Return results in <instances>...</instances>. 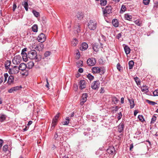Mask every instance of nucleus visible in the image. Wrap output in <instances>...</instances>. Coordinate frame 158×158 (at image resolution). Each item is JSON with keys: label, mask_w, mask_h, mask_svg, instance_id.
I'll use <instances>...</instances> for the list:
<instances>
[{"label": "nucleus", "mask_w": 158, "mask_h": 158, "mask_svg": "<svg viewBox=\"0 0 158 158\" xmlns=\"http://www.w3.org/2000/svg\"><path fill=\"white\" fill-rule=\"evenodd\" d=\"M118 101V100L116 97H114L112 98V101L114 104H116Z\"/></svg>", "instance_id": "obj_36"}, {"label": "nucleus", "mask_w": 158, "mask_h": 158, "mask_svg": "<svg viewBox=\"0 0 158 158\" xmlns=\"http://www.w3.org/2000/svg\"><path fill=\"white\" fill-rule=\"evenodd\" d=\"M122 36V34L121 33H118L117 35L116 36V38L118 39H119Z\"/></svg>", "instance_id": "obj_59"}, {"label": "nucleus", "mask_w": 158, "mask_h": 158, "mask_svg": "<svg viewBox=\"0 0 158 158\" xmlns=\"http://www.w3.org/2000/svg\"><path fill=\"white\" fill-rule=\"evenodd\" d=\"M59 137V134L58 133L56 132L54 135V138L55 139L57 140V138Z\"/></svg>", "instance_id": "obj_56"}, {"label": "nucleus", "mask_w": 158, "mask_h": 158, "mask_svg": "<svg viewBox=\"0 0 158 158\" xmlns=\"http://www.w3.org/2000/svg\"><path fill=\"white\" fill-rule=\"evenodd\" d=\"M76 17L78 19H81L83 18V14L81 12H78L77 13Z\"/></svg>", "instance_id": "obj_17"}, {"label": "nucleus", "mask_w": 158, "mask_h": 158, "mask_svg": "<svg viewBox=\"0 0 158 158\" xmlns=\"http://www.w3.org/2000/svg\"><path fill=\"white\" fill-rule=\"evenodd\" d=\"M32 31L34 32H37L38 31V26L36 24L34 25L31 27Z\"/></svg>", "instance_id": "obj_29"}, {"label": "nucleus", "mask_w": 158, "mask_h": 158, "mask_svg": "<svg viewBox=\"0 0 158 158\" xmlns=\"http://www.w3.org/2000/svg\"><path fill=\"white\" fill-rule=\"evenodd\" d=\"M76 28L77 29V33L80 32L81 31L80 26V25H78L76 26Z\"/></svg>", "instance_id": "obj_55"}, {"label": "nucleus", "mask_w": 158, "mask_h": 158, "mask_svg": "<svg viewBox=\"0 0 158 158\" xmlns=\"http://www.w3.org/2000/svg\"><path fill=\"white\" fill-rule=\"evenodd\" d=\"M128 101L130 104V108L132 109L133 108L135 105V104L134 103V100L133 98H131V99H130L129 98H128Z\"/></svg>", "instance_id": "obj_20"}, {"label": "nucleus", "mask_w": 158, "mask_h": 158, "mask_svg": "<svg viewBox=\"0 0 158 158\" xmlns=\"http://www.w3.org/2000/svg\"><path fill=\"white\" fill-rule=\"evenodd\" d=\"M103 10V14L104 15L109 14L111 13L112 12V8L109 5L107 6L105 8H102Z\"/></svg>", "instance_id": "obj_3"}, {"label": "nucleus", "mask_w": 158, "mask_h": 158, "mask_svg": "<svg viewBox=\"0 0 158 158\" xmlns=\"http://www.w3.org/2000/svg\"><path fill=\"white\" fill-rule=\"evenodd\" d=\"M14 77L12 75L10 76L8 78L7 81V83L8 85H11L13 84L14 81Z\"/></svg>", "instance_id": "obj_13"}, {"label": "nucleus", "mask_w": 158, "mask_h": 158, "mask_svg": "<svg viewBox=\"0 0 158 158\" xmlns=\"http://www.w3.org/2000/svg\"><path fill=\"white\" fill-rule=\"evenodd\" d=\"M100 84L99 81H94L92 83L91 87L94 89H97L99 87Z\"/></svg>", "instance_id": "obj_7"}, {"label": "nucleus", "mask_w": 158, "mask_h": 158, "mask_svg": "<svg viewBox=\"0 0 158 158\" xmlns=\"http://www.w3.org/2000/svg\"><path fill=\"white\" fill-rule=\"evenodd\" d=\"M57 120L55 119L54 118H53L52 121V123L51 124V125L52 126L51 128L52 129H53L54 128L55 126L56 125Z\"/></svg>", "instance_id": "obj_26"}, {"label": "nucleus", "mask_w": 158, "mask_h": 158, "mask_svg": "<svg viewBox=\"0 0 158 158\" xmlns=\"http://www.w3.org/2000/svg\"><path fill=\"white\" fill-rule=\"evenodd\" d=\"M33 48H34L36 50L39 51H41L43 47V45L42 44L39 45H34L32 46Z\"/></svg>", "instance_id": "obj_12"}, {"label": "nucleus", "mask_w": 158, "mask_h": 158, "mask_svg": "<svg viewBox=\"0 0 158 158\" xmlns=\"http://www.w3.org/2000/svg\"><path fill=\"white\" fill-rule=\"evenodd\" d=\"M22 60L21 57L19 55H17L15 56L12 60L13 63L16 65L19 64Z\"/></svg>", "instance_id": "obj_4"}, {"label": "nucleus", "mask_w": 158, "mask_h": 158, "mask_svg": "<svg viewBox=\"0 0 158 158\" xmlns=\"http://www.w3.org/2000/svg\"><path fill=\"white\" fill-rule=\"evenodd\" d=\"M22 87L21 86H15V87H13V89H14V91H16V90L19 89H20Z\"/></svg>", "instance_id": "obj_49"}, {"label": "nucleus", "mask_w": 158, "mask_h": 158, "mask_svg": "<svg viewBox=\"0 0 158 158\" xmlns=\"http://www.w3.org/2000/svg\"><path fill=\"white\" fill-rule=\"evenodd\" d=\"M117 69L120 71L121 70V68H122L120 64L118 63L117 65Z\"/></svg>", "instance_id": "obj_57"}, {"label": "nucleus", "mask_w": 158, "mask_h": 158, "mask_svg": "<svg viewBox=\"0 0 158 158\" xmlns=\"http://www.w3.org/2000/svg\"><path fill=\"white\" fill-rule=\"evenodd\" d=\"M92 70V72L94 73H98L101 72V69L98 67H93Z\"/></svg>", "instance_id": "obj_15"}, {"label": "nucleus", "mask_w": 158, "mask_h": 158, "mask_svg": "<svg viewBox=\"0 0 158 158\" xmlns=\"http://www.w3.org/2000/svg\"><path fill=\"white\" fill-rule=\"evenodd\" d=\"M59 113H58V114H57L55 116L54 118L56 119L57 120L58 118L59 117Z\"/></svg>", "instance_id": "obj_63"}, {"label": "nucleus", "mask_w": 158, "mask_h": 158, "mask_svg": "<svg viewBox=\"0 0 158 158\" xmlns=\"http://www.w3.org/2000/svg\"><path fill=\"white\" fill-rule=\"evenodd\" d=\"M14 91V89H13V87H12L11 88L9 89L8 90V92H9L10 93H12Z\"/></svg>", "instance_id": "obj_64"}, {"label": "nucleus", "mask_w": 158, "mask_h": 158, "mask_svg": "<svg viewBox=\"0 0 158 158\" xmlns=\"http://www.w3.org/2000/svg\"><path fill=\"white\" fill-rule=\"evenodd\" d=\"M46 82H47V84L46 85V86L47 88H48L49 87V84L48 83V79L47 78H46Z\"/></svg>", "instance_id": "obj_61"}, {"label": "nucleus", "mask_w": 158, "mask_h": 158, "mask_svg": "<svg viewBox=\"0 0 158 158\" xmlns=\"http://www.w3.org/2000/svg\"><path fill=\"white\" fill-rule=\"evenodd\" d=\"M154 96H158V90L156 89L153 93Z\"/></svg>", "instance_id": "obj_53"}, {"label": "nucleus", "mask_w": 158, "mask_h": 158, "mask_svg": "<svg viewBox=\"0 0 158 158\" xmlns=\"http://www.w3.org/2000/svg\"><path fill=\"white\" fill-rule=\"evenodd\" d=\"M69 122V117H66L65 120L62 122L63 124L64 125H67Z\"/></svg>", "instance_id": "obj_25"}, {"label": "nucleus", "mask_w": 158, "mask_h": 158, "mask_svg": "<svg viewBox=\"0 0 158 158\" xmlns=\"http://www.w3.org/2000/svg\"><path fill=\"white\" fill-rule=\"evenodd\" d=\"M6 118V116L5 114H1L0 116V122H2L5 120Z\"/></svg>", "instance_id": "obj_34"}, {"label": "nucleus", "mask_w": 158, "mask_h": 158, "mask_svg": "<svg viewBox=\"0 0 158 158\" xmlns=\"http://www.w3.org/2000/svg\"><path fill=\"white\" fill-rule=\"evenodd\" d=\"M51 54V52L49 51H47L44 54V56L45 57H47L49 56Z\"/></svg>", "instance_id": "obj_50"}, {"label": "nucleus", "mask_w": 158, "mask_h": 158, "mask_svg": "<svg viewBox=\"0 0 158 158\" xmlns=\"http://www.w3.org/2000/svg\"><path fill=\"white\" fill-rule=\"evenodd\" d=\"M87 78L90 80H92L94 79V76H92L90 74H88L87 75Z\"/></svg>", "instance_id": "obj_47"}, {"label": "nucleus", "mask_w": 158, "mask_h": 158, "mask_svg": "<svg viewBox=\"0 0 158 158\" xmlns=\"http://www.w3.org/2000/svg\"><path fill=\"white\" fill-rule=\"evenodd\" d=\"M28 66L27 67V68L29 69H31L34 65L33 62H30L28 64Z\"/></svg>", "instance_id": "obj_37"}, {"label": "nucleus", "mask_w": 158, "mask_h": 158, "mask_svg": "<svg viewBox=\"0 0 158 158\" xmlns=\"http://www.w3.org/2000/svg\"><path fill=\"white\" fill-rule=\"evenodd\" d=\"M37 39L39 42H40L41 43L44 42L46 40L45 35L43 33H41L39 35Z\"/></svg>", "instance_id": "obj_8"}, {"label": "nucleus", "mask_w": 158, "mask_h": 158, "mask_svg": "<svg viewBox=\"0 0 158 158\" xmlns=\"http://www.w3.org/2000/svg\"><path fill=\"white\" fill-rule=\"evenodd\" d=\"M28 56L31 59H36L37 60L39 61V59L38 60L37 57V53L35 50H32L29 51L28 54Z\"/></svg>", "instance_id": "obj_2"}, {"label": "nucleus", "mask_w": 158, "mask_h": 158, "mask_svg": "<svg viewBox=\"0 0 158 158\" xmlns=\"http://www.w3.org/2000/svg\"><path fill=\"white\" fill-rule=\"evenodd\" d=\"M8 145H4L2 148L3 151H4L6 152V151H8Z\"/></svg>", "instance_id": "obj_48"}, {"label": "nucleus", "mask_w": 158, "mask_h": 158, "mask_svg": "<svg viewBox=\"0 0 158 158\" xmlns=\"http://www.w3.org/2000/svg\"><path fill=\"white\" fill-rule=\"evenodd\" d=\"M134 62L133 60H130L128 63L129 68L130 69L133 68V65H134Z\"/></svg>", "instance_id": "obj_28"}, {"label": "nucleus", "mask_w": 158, "mask_h": 158, "mask_svg": "<svg viewBox=\"0 0 158 158\" xmlns=\"http://www.w3.org/2000/svg\"><path fill=\"white\" fill-rule=\"evenodd\" d=\"M156 119V116L155 115H154L151 119V123H154V122H155Z\"/></svg>", "instance_id": "obj_44"}, {"label": "nucleus", "mask_w": 158, "mask_h": 158, "mask_svg": "<svg viewBox=\"0 0 158 158\" xmlns=\"http://www.w3.org/2000/svg\"><path fill=\"white\" fill-rule=\"evenodd\" d=\"M83 63L82 61L79 60L77 62V66L78 68L82 66Z\"/></svg>", "instance_id": "obj_38"}, {"label": "nucleus", "mask_w": 158, "mask_h": 158, "mask_svg": "<svg viewBox=\"0 0 158 158\" xmlns=\"http://www.w3.org/2000/svg\"><path fill=\"white\" fill-rule=\"evenodd\" d=\"M96 60L95 58L92 57L89 58L87 61V64L89 66H94L96 63Z\"/></svg>", "instance_id": "obj_6"}, {"label": "nucleus", "mask_w": 158, "mask_h": 158, "mask_svg": "<svg viewBox=\"0 0 158 158\" xmlns=\"http://www.w3.org/2000/svg\"><path fill=\"white\" fill-rule=\"evenodd\" d=\"M88 26L89 28L92 30H94L96 28L97 26V23L94 19L90 20L88 24Z\"/></svg>", "instance_id": "obj_1"}, {"label": "nucleus", "mask_w": 158, "mask_h": 158, "mask_svg": "<svg viewBox=\"0 0 158 158\" xmlns=\"http://www.w3.org/2000/svg\"><path fill=\"white\" fill-rule=\"evenodd\" d=\"M32 13H33L34 15L36 17H38L40 16V13L39 12L36 11L35 10H33Z\"/></svg>", "instance_id": "obj_39"}, {"label": "nucleus", "mask_w": 158, "mask_h": 158, "mask_svg": "<svg viewBox=\"0 0 158 158\" xmlns=\"http://www.w3.org/2000/svg\"><path fill=\"white\" fill-rule=\"evenodd\" d=\"M115 108V110H112V112L113 113L116 112L117 111H118V106H116Z\"/></svg>", "instance_id": "obj_58"}, {"label": "nucleus", "mask_w": 158, "mask_h": 158, "mask_svg": "<svg viewBox=\"0 0 158 158\" xmlns=\"http://www.w3.org/2000/svg\"><path fill=\"white\" fill-rule=\"evenodd\" d=\"M100 39H102V41L103 42H105L106 41V37L104 36L102 34H101V37H100Z\"/></svg>", "instance_id": "obj_45"}, {"label": "nucleus", "mask_w": 158, "mask_h": 158, "mask_svg": "<svg viewBox=\"0 0 158 158\" xmlns=\"http://www.w3.org/2000/svg\"><path fill=\"white\" fill-rule=\"evenodd\" d=\"M19 70L18 67L15 66L12 69H9V73L10 74H15L18 73Z\"/></svg>", "instance_id": "obj_5"}, {"label": "nucleus", "mask_w": 158, "mask_h": 158, "mask_svg": "<svg viewBox=\"0 0 158 158\" xmlns=\"http://www.w3.org/2000/svg\"><path fill=\"white\" fill-rule=\"evenodd\" d=\"M78 40L77 39L75 38L72 41V44L73 46H75L78 44Z\"/></svg>", "instance_id": "obj_32"}, {"label": "nucleus", "mask_w": 158, "mask_h": 158, "mask_svg": "<svg viewBox=\"0 0 158 158\" xmlns=\"http://www.w3.org/2000/svg\"><path fill=\"white\" fill-rule=\"evenodd\" d=\"M27 49L26 48H24L22 49L21 52V55L23 56L26 57L27 56V54L26 53V52L27 51Z\"/></svg>", "instance_id": "obj_30"}, {"label": "nucleus", "mask_w": 158, "mask_h": 158, "mask_svg": "<svg viewBox=\"0 0 158 158\" xmlns=\"http://www.w3.org/2000/svg\"><path fill=\"white\" fill-rule=\"evenodd\" d=\"M118 116L117 117V118L118 119V120H119L121 118L122 116V114L121 112H119L118 114Z\"/></svg>", "instance_id": "obj_52"}, {"label": "nucleus", "mask_w": 158, "mask_h": 158, "mask_svg": "<svg viewBox=\"0 0 158 158\" xmlns=\"http://www.w3.org/2000/svg\"><path fill=\"white\" fill-rule=\"evenodd\" d=\"M17 7L15 3H14L13 6V10L15 11Z\"/></svg>", "instance_id": "obj_60"}, {"label": "nucleus", "mask_w": 158, "mask_h": 158, "mask_svg": "<svg viewBox=\"0 0 158 158\" xmlns=\"http://www.w3.org/2000/svg\"><path fill=\"white\" fill-rule=\"evenodd\" d=\"M88 47V45L86 43H83L80 47V49L82 51L86 50Z\"/></svg>", "instance_id": "obj_14"}, {"label": "nucleus", "mask_w": 158, "mask_h": 158, "mask_svg": "<svg viewBox=\"0 0 158 158\" xmlns=\"http://www.w3.org/2000/svg\"><path fill=\"white\" fill-rule=\"evenodd\" d=\"M124 18L125 19L131 21L132 19V15H130L129 14H126L124 15Z\"/></svg>", "instance_id": "obj_22"}, {"label": "nucleus", "mask_w": 158, "mask_h": 158, "mask_svg": "<svg viewBox=\"0 0 158 158\" xmlns=\"http://www.w3.org/2000/svg\"><path fill=\"white\" fill-rule=\"evenodd\" d=\"M158 7V2L154 3V5L153 6V9L154 10H156Z\"/></svg>", "instance_id": "obj_51"}, {"label": "nucleus", "mask_w": 158, "mask_h": 158, "mask_svg": "<svg viewBox=\"0 0 158 158\" xmlns=\"http://www.w3.org/2000/svg\"><path fill=\"white\" fill-rule=\"evenodd\" d=\"M141 91L142 92H144L145 93H148V88L147 86L146 85H143V86L141 87Z\"/></svg>", "instance_id": "obj_21"}, {"label": "nucleus", "mask_w": 158, "mask_h": 158, "mask_svg": "<svg viewBox=\"0 0 158 158\" xmlns=\"http://www.w3.org/2000/svg\"><path fill=\"white\" fill-rule=\"evenodd\" d=\"M4 78H5L4 82H5L7 81V78L8 77V74L7 73H5L4 74Z\"/></svg>", "instance_id": "obj_54"}, {"label": "nucleus", "mask_w": 158, "mask_h": 158, "mask_svg": "<svg viewBox=\"0 0 158 158\" xmlns=\"http://www.w3.org/2000/svg\"><path fill=\"white\" fill-rule=\"evenodd\" d=\"M106 151L108 154L112 155L113 154L114 152H115L116 151L114 146H110L107 149Z\"/></svg>", "instance_id": "obj_9"}, {"label": "nucleus", "mask_w": 158, "mask_h": 158, "mask_svg": "<svg viewBox=\"0 0 158 158\" xmlns=\"http://www.w3.org/2000/svg\"><path fill=\"white\" fill-rule=\"evenodd\" d=\"M124 127V124L123 122H121L118 126V131L119 133L123 132Z\"/></svg>", "instance_id": "obj_11"}, {"label": "nucleus", "mask_w": 158, "mask_h": 158, "mask_svg": "<svg viewBox=\"0 0 158 158\" xmlns=\"http://www.w3.org/2000/svg\"><path fill=\"white\" fill-rule=\"evenodd\" d=\"M134 80L136 82L137 85H139L140 84V81L139 79L137 77L134 78Z\"/></svg>", "instance_id": "obj_35"}, {"label": "nucleus", "mask_w": 158, "mask_h": 158, "mask_svg": "<svg viewBox=\"0 0 158 158\" xmlns=\"http://www.w3.org/2000/svg\"><path fill=\"white\" fill-rule=\"evenodd\" d=\"M11 64V61L10 60H7L5 63V67L6 69H9V67L10 66V64Z\"/></svg>", "instance_id": "obj_27"}, {"label": "nucleus", "mask_w": 158, "mask_h": 158, "mask_svg": "<svg viewBox=\"0 0 158 158\" xmlns=\"http://www.w3.org/2000/svg\"><path fill=\"white\" fill-rule=\"evenodd\" d=\"M113 25L115 27H118L119 26V22L116 19H114L112 20Z\"/></svg>", "instance_id": "obj_19"}, {"label": "nucleus", "mask_w": 158, "mask_h": 158, "mask_svg": "<svg viewBox=\"0 0 158 158\" xmlns=\"http://www.w3.org/2000/svg\"><path fill=\"white\" fill-rule=\"evenodd\" d=\"M126 8L125 6L122 5V6L120 13V14H123L126 10Z\"/></svg>", "instance_id": "obj_33"}, {"label": "nucleus", "mask_w": 158, "mask_h": 158, "mask_svg": "<svg viewBox=\"0 0 158 158\" xmlns=\"http://www.w3.org/2000/svg\"><path fill=\"white\" fill-rule=\"evenodd\" d=\"M106 0H100V4L101 6H105L106 4Z\"/></svg>", "instance_id": "obj_41"}, {"label": "nucleus", "mask_w": 158, "mask_h": 158, "mask_svg": "<svg viewBox=\"0 0 158 158\" xmlns=\"http://www.w3.org/2000/svg\"><path fill=\"white\" fill-rule=\"evenodd\" d=\"M22 5L24 6L26 11H27L28 10V2L25 0L23 1L22 2Z\"/></svg>", "instance_id": "obj_18"}, {"label": "nucleus", "mask_w": 158, "mask_h": 158, "mask_svg": "<svg viewBox=\"0 0 158 158\" xmlns=\"http://www.w3.org/2000/svg\"><path fill=\"white\" fill-rule=\"evenodd\" d=\"M99 48V46H98L96 44H94L93 45V49L96 52L98 51V49Z\"/></svg>", "instance_id": "obj_31"}, {"label": "nucleus", "mask_w": 158, "mask_h": 158, "mask_svg": "<svg viewBox=\"0 0 158 158\" xmlns=\"http://www.w3.org/2000/svg\"><path fill=\"white\" fill-rule=\"evenodd\" d=\"M147 102L148 103L152 105H155L157 103L154 102L152 101L148 100H146Z\"/></svg>", "instance_id": "obj_43"}, {"label": "nucleus", "mask_w": 158, "mask_h": 158, "mask_svg": "<svg viewBox=\"0 0 158 158\" xmlns=\"http://www.w3.org/2000/svg\"><path fill=\"white\" fill-rule=\"evenodd\" d=\"M150 2V0H143V3L145 5H148Z\"/></svg>", "instance_id": "obj_42"}, {"label": "nucleus", "mask_w": 158, "mask_h": 158, "mask_svg": "<svg viewBox=\"0 0 158 158\" xmlns=\"http://www.w3.org/2000/svg\"><path fill=\"white\" fill-rule=\"evenodd\" d=\"M138 118H139V120L142 122H143L145 121V119L144 118L143 116L142 115H139L138 117Z\"/></svg>", "instance_id": "obj_40"}, {"label": "nucleus", "mask_w": 158, "mask_h": 158, "mask_svg": "<svg viewBox=\"0 0 158 158\" xmlns=\"http://www.w3.org/2000/svg\"><path fill=\"white\" fill-rule=\"evenodd\" d=\"M124 50L126 55L129 54L130 52V49L127 46H125L124 47Z\"/></svg>", "instance_id": "obj_23"}, {"label": "nucleus", "mask_w": 158, "mask_h": 158, "mask_svg": "<svg viewBox=\"0 0 158 158\" xmlns=\"http://www.w3.org/2000/svg\"><path fill=\"white\" fill-rule=\"evenodd\" d=\"M134 23L135 24L138 26H141L142 25V23H140L139 20L137 19L134 21Z\"/></svg>", "instance_id": "obj_46"}, {"label": "nucleus", "mask_w": 158, "mask_h": 158, "mask_svg": "<svg viewBox=\"0 0 158 158\" xmlns=\"http://www.w3.org/2000/svg\"><path fill=\"white\" fill-rule=\"evenodd\" d=\"M86 82L84 80H81L79 82V88L80 89H82L85 88Z\"/></svg>", "instance_id": "obj_10"}, {"label": "nucleus", "mask_w": 158, "mask_h": 158, "mask_svg": "<svg viewBox=\"0 0 158 158\" xmlns=\"http://www.w3.org/2000/svg\"><path fill=\"white\" fill-rule=\"evenodd\" d=\"M19 70H20L21 71H23L26 69L27 66L26 64L24 63H22L20 64L19 66L18 67Z\"/></svg>", "instance_id": "obj_16"}, {"label": "nucleus", "mask_w": 158, "mask_h": 158, "mask_svg": "<svg viewBox=\"0 0 158 158\" xmlns=\"http://www.w3.org/2000/svg\"><path fill=\"white\" fill-rule=\"evenodd\" d=\"M87 94L86 93H84L82 94V99L81 100L82 101H84V102H85L87 100Z\"/></svg>", "instance_id": "obj_24"}, {"label": "nucleus", "mask_w": 158, "mask_h": 158, "mask_svg": "<svg viewBox=\"0 0 158 158\" xmlns=\"http://www.w3.org/2000/svg\"><path fill=\"white\" fill-rule=\"evenodd\" d=\"M100 93H103L104 92V90L103 87H101L100 90Z\"/></svg>", "instance_id": "obj_62"}]
</instances>
